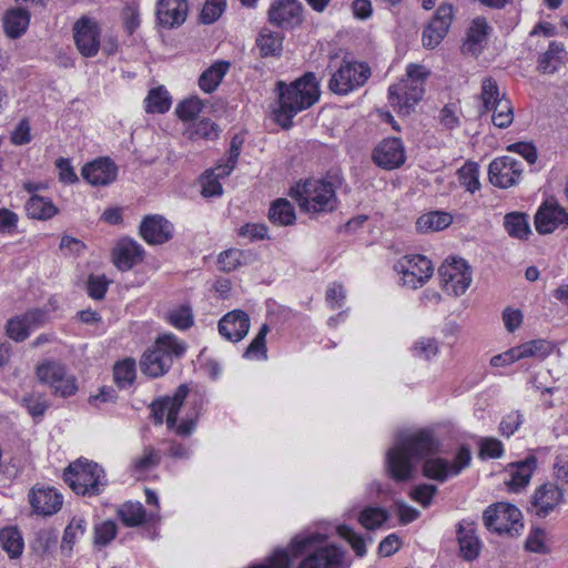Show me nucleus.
Returning a JSON list of instances; mask_svg holds the SVG:
<instances>
[{
	"instance_id": "nucleus-1",
	"label": "nucleus",
	"mask_w": 568,
	"mask_h": 568,
	"mask_svg": "<svg viewBox=\"0 0 568 568\" xmlns=\"http://www.w3.org/2000/svg\"><path fill=\"white\" fill-rule=\"evenodd\" d=\"M440 443L433 432L420 429L415 433H399L395 445L386 454V469L396 481H407L413 478L414 460L424 459L423 475L429 479L444 483L449 477L459 475L471 460L467 446H462L453 462L435 457Z\"/></svg>"
},
{
	"instance_id": "nucleus-2",
	"label": "nucleus",
	"mask_w": 568,
	"mask_h": 568,
	"mask_svg": "<svg viewBox=\"0 0 568 568\" xmlns=\"http://www.w3.org/2000/svg\"><path fill=\"white\" fill-rule=\"evenodd\" d=\"M276 88L280 106L274 116L275 122L283 129H290L292 119L314 105L321 95L320 83L313 72H306L291 84L278 81Z\"/></svg>"
},
{
	"instance_id": "nucleus-3",
	"label": "nucleus",
	"mask_w": 568,
	"mask_h": 568,
	"mask_svg": "<svg viewBox=\"0 0 568 568\" xmlns=\"http://www.w3.org/2000/svg\"><path fill=\"white\" fill-rule=\"evenodd\" d=\"M326 535L305 532L290 542L293 557H303L297 568H343L344 551L335 545H323Z\"/></svg>"
},
{
	"instance_id": "nucleus-4",
	"label": "nucleus",
	"mask_w": 568,
	"mask_h": 568,
	"mask_svg": "<svg viewBox=\"0 0 568 568\" xmlns=\"http://www.w3.org/2000/svg\"><path fill=\"white\" fill-rule=\"evenodd\" d=\"M342 183V174L337 171H332L323 179H311L303 183H297L296 187L292 190L291 195L305 212H332L337 206L336 190Z\"/></svg>"
},
{
	"instance_id": "nucleus-5",
	"label": "nucleus",
	"mask_w": 568,
	"mask_h": 568,
	"mask_svg": "<svg viewBox=\"0 0 568 568\" xmlns=\"http://www.w3.org/2000/svg\"><path fill=\"white\" fill-rule=\"evenodd\" d=\"M185 351V343L175 335L163 334L142 355L140 361L141 372L152 378L163 376L171 368L173 359L181 357Z\"/></svg>"
},
{
	"instance_id": "nucleus-6",
	"label": "nucleus",
	"mask_w": 568,
	"mask_h": 568,
	"mask_svg": "<svg viewBox=\"0 0 568 568\" xmlns=\"http://www.w3.org/2000/svg\"><path fill=\"white\" fill-rule=\"evenodd\" d=\"M189 394L186 385H180L173 396H165L154 400L151 405V413L156 425H162L165 417L168 428H174L179 436H190L195 429L197 415L194 418H186L178 423L179 412Z\"/></svg>"
},
{
	"instance_id": "nucleus-7",
	"label": "nucleus",
	"mask_w": 568,
	"mask_h": 568,
	"mask_svg": "<svg viewBox=\"0 0 568 568\" xmlns=\"http://www.w3.org/2000/svg\"><path fill=\"white\" fill-rule=\"evenodd\" d=\"M64 481L78 495L97 496L106 485L104 469L97 463L78 459L63 473Z\"/></svg>"
},
{
	"instance_id": "nucleus-8",
	"label": "nucleus",
	"mask_w": 568,
	"mask_h": 568,
	"mask_svg": "<svg viewBox=\"0 0 568 568\" xmlns=\"http://www.w3.org/2000/svg\"><path fill=\"white\" fill-rule=\"evenodd\" d=\"M485 527L499 536L516 538L524 530L523 514L518 507L508 503H496L483 514Z\"/></svg>"
},
{
	"instance_id": "nucleus-9",
	"label": "nucleus",
	"mask_w": 568,
	"mask_h": 568,
	"mask_svg": "<svg viewBox=\"0 0 568 568\" xmlns=\"http://www.w3.org/2000/svg\"><path fill=\"white\" fill-rule=\"evenodd\" d=\"M371 77V68L366 63L344 61L332 74L328 88L333 93L346 95L363 87Z\"/></svg>"
},
{
	"instance_id": "nucleus-10",
	"label": "nucleus",
	"mask_w": 568,
	"mask_h": 568,
	"mask_svg": "<svg viewBox=\"0 0 568 568\" xmlns=\"http://www.w3.org/2000/svg\"><path fill=\"white\" fill-rule=\"evenodd\" d=\"M442 288L449 295L460 296L471 283V271L464 258L446 261L438 268Z\"/></svg>"
},
{
	"instance_id": "nucleus-11",
	"label": "nucleus",
	"mask_w": 568,
	"mask_h": 568,
	"mask_svg": "<svg viewBox=\"0 0 568 568\" xmlns=\"http://www.w3.org/2000/svg\"><path fill=\"white\" fill-rule=\"evenodd\" d=\"M37 377L42 384H48L55 395L69 397L78 392L77 379L68 375L65 367L57 362H45L37 367Z\"/></svg>"
},
{
	"instance_id": "nucleus-12",
	"label": "nucleus",
	"mask_w": 568,
	"mask_h": 568,
	"mask_svg": "<svg viewBox=\"0 0 568 568\" xmlns=\"http://www.w3.org/2000/svg\"><path fill=\"white\" fill-rule=\"evenodd\" d=\"M395 268L403 275L404 285L410 288L422 286L433 275L432 262L424 255L404 256Z\"/></svg>"
},
{
	"instance_id": "nucleus-13",
	"label": "nucleus",
	"mask_w": 568,
	"mask_h": 568,
	"mask_svg": "<svg viewBox=\"0 0 568 568\" xmlns=\"http://www.w3.org/2000/svg\"><path fill=\"white\" fill-rule=\"evenodd\" d=\"M521 173L523 163L510 155L493 160L488 168L490 183L501 189L515 185L520 180Z\"/></svg>"
},
{
	"instance_id": "nucleus-14",
	"label": "nucleus",
	"mask_w": 568,
	"mask_h": 568,
	"mask_svg": "<svg viewBox=\"0 0 568 568\" xmlns=\"http://www.w3.org/2000/svg\"><path fill=\"white\" fill-rule=\"evenodd\" d=\"M425 93L424 84L418 81L404 80L400 84L390 85L388 100L392 106L403 114H409L414 106L423 99Z\"/></svg>"
},
{
	"instance_id": "nucleus-15",
	"label": "nucleus",
	"mask_w": 568,
	"mask_h": 568,
	"mask_svg": "<svg viewBox=\"0 0 568 568\" xmlns=\"http://www.w3.org/2000/svg\"><path fill=\"white\" fill-rule=\"evenodd\" d=\"M268 21L281 29H294L303 22V6L298 0H274L267 12Z\"/></svg>"
},
{
	"instance_id": "nucleus-16",
	"label": "nucleus",
	"mask_w": 568,
	"mask_h": 568,
	"mask_svg": "<svg viewBox=\"0 0 568 568\" xmlns=\"http://www.w3.org/2000/svg\"><path fill=\"white\" fill-rule=\"evenodd\" d=\"M454 17L453 7L448 3L440 4L433 19L423 31L422 42L427 49H434L446 37Z\"/></svg>"
},
{
	"instance_id": "nucleus-17",
	"label": "nucleus",
	"mask_w": 568,
	"mask_h": 568,
	"mask_svg": "<svg viewBox=\"0 0 568 568\" xmlns=\"http://www.w3.org/2000/svg\"><path fill=\"white\" fill-rule=\"evenodd\" d=\"M564 501V491L554 483L539 486L531 496L528 511L538 518H546Z\"/></svg>"
},
{
	"instance_id": "nucleus-18",
	"label": "nucleus",
	"mask_w": 568,
	"mask_h": 568,
	"mask_svg": "<svg viewBox=\"0 0 568 568\" xmlns=\"http://www.w3.org/2000/svg\"><path fill=\"white\" fill-rule=\"evenodd\" d=\"M74 41L83 57L97 55L100 49V28L93 19L80 18L73 27Z\"/></svg>"
},
{
	"instance_id": "nucleus-19",
	"label": "nucleus",
	"mask_w": 568,
	"mask_h": 568,
	"mask_svg": "<svg viewBox=\"0 0 568 568\" xmlns=\"http://www.w3.org/2000/svg\"><path fill=\"white\" fill-rule=\"evenodd\" d=\"M535 226L538 233L549 234L556 229L568 227V212L556 202L546 201L535 215Z\"/></svg>"
},
{
	"instance_id": "nucleus-20",
	"label": "nucleus",
	"mask_w": 568,
	"mask_h": 568,
	"mask_svg": "<svg viewBox=\"0 0 568 568\" xmlns=\"http://www.w3.org/2000/svg\"><path fill=\"white\" fill-rule=\"evenodd\" d=\"M189 4L186 0H159L156 3V24L163 29L181 27L187 17Z\"/></svg>"
},
{
	"instance_id": "nucleus-21",
	"label": "nucleus",
	"mask_w": 568,
	"mask_h": 568,
	"mask_svg": "<svg viewBox=\"0 0 568 568\" xmlns=\"http://www.w3.org/2000/svg\"><path fill=\"white\" fill-rule=\"evenodd\" d=\"M82 178L93 186H105L118 176V166L110 158H98L81 170Z\"/></svg>"
},
{
	"instance_id": "nucleus-22",
	"label": "nucleus",
	"mask_w": 568,
	"mask_h": 568,
	"mask_svg": "<svg viewBox=\"0 0 568 568\" xmlns=\"http://www.w3.org/2000/svg\"><path fill=\"white\" fill-rule=\"evenodd\" d=\"M373 160L377 166L386 170L397 169L403 165L406 155L400 139L390 138L383 140L375 148Z\"/></svg>"
},
{
	"instance_id": "nucleus-23",
	"label": "nucleus",
	"mask_w": 568,
	"mask_h": 568,
	"mask_svg": "<svg viewBox=\"0 0 568 568\" xmlns=\"http://www.w3.org/2000/svg\"><path fill=\"white\" fill-rule=\"evenodd\" d=\"M139 233L146 243L159 245L172 237L173 226L162 215H148L142 220Z\"/></svg>"
},
{
	"instance_id": "nucleus-24",
	"label": "nucleus",
	"mask_w": 568,
	"mask_h": 568,
	"mask_svg": "<svg viewBox=\"0 0 568 568\" xmlns=\"http://www.w3.org/2000/svg\"><path fill=\"white\" fill-rule=\"evenodd\" d=\"M250 317L241 311L235 310L225 314L219 322V332L231 342L242 341L248 333Z\"/></svg>"
},
{
	"instance_id": "nucleus-25",
	"label": "nucleus",
	"mask_w": 568,
	"mask_h": 568,
	"mask_svg": "<svg viewBox=\"0 0 568 568\" xmlns=\"http://www.w3.org/2000/svg\"><path fill=\"white\" fill-rule=\"evenodd\" d=\"M143 256V247L131 239L120 240L113 250V263L122 272L131 270Z\"/></svg>"
},
{
	"instance_id": "nucleus-26",
	"label": "nucleus",
	"mask_w": 568,
	"mask_h": 568,
	"mask_svg": "<svg viewBox=\"0 0 568 568\" xmlns=\"http://www.w3.org/2000/svg\"><path fill=\"white\" fill-rule=\"evenodd\" d=\"M33 510L43 516L58 513L62 506V496L52 487L33 488L29 495Z\"/></svg>"
},
{
	"instance_id": "nucleus-27",
	"label": "nucleus",
	"mask_w": 568,
	"mask_h": 568,
	"mask_svg": "<svg viewBox=\"0 0 568 568\" xmlns=\"http://www.w3.org/2000/svg\"><path fill=\"white\" fill-rule=\"evenodd\" d=\"M457 540L459 545L460 556L471 561L479 556L480 541L475 535V529L471 526L465 527L462 523L457 525Z\"/></svg>"
},
{
	"instance_id": "nucleus-28",
	"label": "nucleus",
	"mask_w": 568,
	"mask_h": 568,
	"mask_svg": "<svg viewBox=\"0 0 568 568\" xmlns=\"http://www.w3.org/2000/svg\"><path fill=\"white\" fill-rule=\"evenodd\" d=\"M30 22V14L24 9H11L9 10L3 19L4 30L8 37L17 39L21 37Z\"/></svg>"
},
{
	"instance_id": "nucleus-29",
	"label": "nucleus",
	"mask_w": 568,
	"mask_h": 568,
	"mask_svg": "<svg viewBox=\"0 0 568 568\" xmlns=\"http://www.w3.org/2000/svg\"><path fill=\"white\" fill-rule=\"evenodd\" d=\"M536 466L537 459L532 455L528 456L525 460L518 462L507 483L510 489L517 491L528 485Z\"/></svg>"
},
{
	"instance_id": "nucleus-30",
	"label": "nucleus",
	"mask_w": 568,
	"mask_h": 568,
	"mask_svg": "<svg viewBox=\"0 0 568 568\" xmlns=\"http://www.w3.org/2000/svg\"><path fill=\"white\" fill-rule=\"evenodd\" d=\"M453 223V216L449 213L434 211L419 216L416 221V227L422 233L440 231Z\"/></svg>"
},
{
	"instance_id": "nucleus-31",
	"label": "nucleus",
	"mask_w": 568,
	"mask_h": 568,
	"mask_svg": "<svg viewBox=\"0 0 568 568\" xmlns=\"http://www.w3.org/2000/svg\"><path fill=\"white\" fill-rule=\"evenodd\" d=\"M230 68V63L219 61L206 69L199 78V85L205 93H212L221 83Z\"/></svg>"
},
{
	"instance_id": "nucleus-32",
	"label": "nucleus",
	"mask_w": 568,
	"mask_h": 568,
	"mask_svg": "<svg viewBox=\"0 0 568 568\" xmlns=\"http://www.w3.org/2000/svg\"><path fill=\"white\" fill-rule=\"evenodd\" d=\"M27 214L31 219L48 220L58 213V209L48 197L32 195L26 203Z\"/></svg>"
},
{
	"instance_id": "nucleus-33",
	"label": "nucleus",
	"mask_w": 568,
	"mask_h": 568,
	"mask_svg": "<svg viewBox=\"0 0 568 568\" xmlns=\"http://www.w3.org/2000/svg\"><path fill=\"white\" fill-rule=\"evenodd\" d=\"M268 219L275 225L287 226L294 224L296 215L294 207L287 200L277 199L268 210Z\"/></svg>"
},
{
	"instance_id": "nucleus-34",
	"label": "nucleus",
	"mask_w": 568,
	"mask_h": 568,
	"mask_svg": "<svg viewBox=\"0 0 568 568\" xmlns=\"http://www.w3.org/2000/svg\"><path fill=\"white\" fill-rule=\"evenodd\" d=\"M489 26L484 18H477L471 22L467 32L465 48L473 54H477L481 50V43L486 40Z\"/></svg>"
},
{
	"instance_id": "nucleus-35",
	"label": "nucleus",
	"mask_w": 568,
	"mask_h": 568,
	"mask_svg": "<svg viewBox=\"0 0 568 568\" xmlns=\"http://www.w3.org/2000/svg\"><path fill=\"white\" fill-rule=\"evenodd\" d=\"M504 226L511 237L519 240L527 239L530 234V226L527 215L519 212H511L505 215Z\"/></svg>"
},
{
	"instance_id": "nucleus-36",
	"label": "nucleus",
	"mask_w": 568,
	"mask_h": 568,
	"mask_svg": "<svg viewBox=\"0 0 568 568\" xmlns=\"http://www.w3.org/2000/svg\"><path fill=\"white\" fill-rule=\"evenodd\" d=\"M0 545L11 558L20 557L24 547L20 531L13 527L0 530Z\"/></svg>"
},
{
	"instance_id": "nucleus-37",
	"label": "nucleus",
	"mask_w": 568,
	"mask_h": 568,
	"mask_svg": "<svg viewBox=\"0 0 568 568\" xmlns=\"http://www.w3.org/2000/svg\"><path fill=\"white\" fill-rule=\"evenodd\" d=\"M144 102L148 113H165L171 106V98L163 87L150 90Z\"/></svg>"
},
{
	"instance_id": "nucleus-38",
	"label": "nucleus",
	"mask_w": 568,
	"mask_h": 568,
	"mask_svg": "<svg viewBox=\"0 0 568 568\" xmlns=\"http://www.w3.org/2000/svg\"><path fill=\"white\" fill-rule=\"evenodd\" d=\"M166 321L175 328L185 331L193 326L194 316L192 307L187 304L171 308L165 316Z\"/></svg>"
},
{
	"instance_id": "nucleus-39",
	"label": "nucleus",
	"mask_w": 568,
	"mask_h": 568,
	"mask_svg": "<svg viewBox=\"0 0 568 568\" xmlns=\"http://www.w3.org/2000/svg\"><path fill=\"white\" fill-rule=\"evenodd\" d=\"M565 47L560 42H550L548 50L540 57L538 61V70L542 73H554L557 71L560 64V53H562Z\"/></svg>"
},
{
	"instance_id": "nucleus-40",
	"label": "nucleus",
	"mask_w": 568,
	"mask_h": 568,
	"mask_svg": "<svg viewBox=\"0 0 568 568\" xmlns=\"http://www.w3.org/2000/svg\"><path fill=\"white\" fill-rule=\"evenodd\" d=\"M389 515L385 508L368 506L359 513L358 521L368 530L379 528Z\"/></svg>"
},
{
	"instance_id": "nucleus-41",
	"label": "nucleus",
	"mask_w": 568,
	"mask_h": 568,
	"mask_svg": "<svg viewBox=\"0 0 568 568\" xmlns=\"http://www.w3.org/2000/svg\"><path fill=\"white\" fill-rule=\"evenodd\" d=\"M490 111H493V123L497 128L506 129L514 121L511 102L506 98L505 94L501 95V100H499Z\"/></svg>"
},
{
	"instance_id": "nucleus-42",
	"label": "nucleus",
	"mask_w": 568,
	"mask_h": 568,
	"mask_svg": "<svg viewBox=\"0 0 568 568\" xmlns=\"http://www.w3.org/2000/svg\"><path fill=\"white\" fill-rule=\"evenodd\" d=\"M497 82L493 78H485L481 82L480 100L483 102V110L480 115L488 113L496 103L501 100Z\"/></svg>"
},
{
	"instance_id": "nucleus-43",
	"label": "nucleus",
	"mask_w": 568,
	"mask_h": 568,
	"mask_svg": "<svg viewBox=\"0 0 568 568\" xmlns=\"http://www.w3.org/2000/svg\"><path fill=\"white\" fill-rule=\"evenodd\" d=\"M58 542V534L52 528H43L36 532L31 548L39 555L50 552Z\"/></svg>"
},
{
	"instance_id": "nucleus-44",
	"label": "nucleus",
	"mask_w": 568,
	"mask_h": 568,
	"mask_svg": "<svg viewBox=\"0 0 568 568\" xmlns=\"http://www.w3.org/2000/svg\"><path fill=\"white\" fill-rule=\"evenodd\" d=\"M113 377L115 384L121 388L132 385L135 379V361L125 358L116 363L113 369Z\"/></svg>"
},
{
	"instance_id": "nucleus-45",
	"label": "nucleus",
	"mask_w": 568,
	"mask_h": 568,
	"mask_svg": "<svg viewBox=\"0 0 568 568\" xmlns=\"http://www.w3.org/2000/svg\"><path fill=\"white\" fill-rule=\"evenodd\" d=\"M118 515L128 527L139 526L145 519V510L140 503H125L118 510Z\"/></svg>"
},
{
	"instance_id": "nucleus-46",
	"label": "nucleus",
	"mask_w": 568,
	"mask_h": 568,
	"mask_svg": "<svg viewBox=\"0 0 568 568\" xmlns=\"http://www.w3.org/2000/svg\"><path fill=\"white\" fill-rule=\"evenodd\" d=\"M282 43L283 37L278 32L262 33L256 40L262 57L278 55Z\"/></svg>"
},
{
	"instance_id": "nucleus-47",
	"label": "nucleus",
	"mask_w": 568,
	"mask_h": 568,
	"mask_svg": "<svg viewBox=\"0 0 568 568\" xmlns=\"http://www.w3.org/2000/svg\"><path fill=\"white\" fill-rule=\"evenodd\" d=\"M270 332V327L267 324H263L254 337V339L250 343L246 351L244 352L245 358H257L258 356L266 358V335Z\"/></svg>"
},
{
	"instance_id": "nucleus-48",
	"label": "nucleus",
	"mask_w": 568,
	"mask_h": 568,
	"mask_svg": "<svg viewBox=\"0 0 568 568\" xmlns=\"http://www.w3.org/2000/svg\"><path fill=\"white\" fill-rule=\"evenodd\" d=\"M518 347L521 358L526 357H546L551 352V344L545 339H534L524 343Z\"/></svg>"
},
{
	"instance_id": "nucleus-49",
	"label": "nucleus",
	"mask_w": 568,
	"mask_h": 568,
	"mask_svg": "<svg viewBox=\"0 0 568 568\" xmlns=\"http://www.w3.org/2000/svg\"><path fill=\"white\" fill-rule=\"evenodd\" d=\"M479 172L476 163H466L458 170L460 184L470 193L477 191L480 186Z\"/></svg>"
},
{
	"instance_id": "nucleus-50",
	"label": "nucleus",
	"mask_w": 568,
	"mask_h": 568,
	"mask_svg": "<svg viewBox=\"0 0 568 568\" xmlns=\"http://www.w3.org/2000/svg\"><path fill=\"white\" fill-rule=\"evenodd\" d=\"M85 526L87 523L83 518L73 517L64 529L61 548L68 547L71 550L77 537L84 534Z\"/></svg>"
},
{
	"instance_id": "nucleus-51",
	"label": "nucleus",
	"mask_w": 568,
	"mask_h": 568,
	"mask_svg": "<svg viewBox=\"0 0 568 568\" xmlns=\"http://www.w3.org/2000/svg\"><path fill=\"white\" fill-rule=\"evenodd\" d=\"M203 103L199 98H191L180 102L175 109L179 119L183 121L194 120L202 111Z\"/></svg>"
},
{
	"instance_id": "nucleus-52",
	"label": "nucleus",
	"mask_w": 568,
	"mask_h": 568,
	"mask_svg": "<svg viewBox=\"0 0 568 568\" xmlns=\"http://www.w3.org/2000/svg\"><path fill=\"white\" fill-rule=\"evenodd\" d=\"M338 535L345 539L358 557L366 554V544L362 536L355 532L349 526L342 525L337 528Z\"/></svg>"
},
{
	"instance_id": "nucleus-53",
	"label": "nucleus",
	"mask_w": 568,
	"mask_h": 568,
	"mask_svg": "<svg viewBox=\"0 0 568 568\" xmlns=\"http://www.w3.org/2000/svg\"><path fill=\"white\" fill-rule=\"evenodd\" d=\"M225 9V0H206L200 14L204 24L216 21Z\"/></svg>"
},
{
	"instance_id": "nucleus-54",
	"label": "nucleus",
	"mask_w": 568,
	"mask_h": 568,
	"mask_svg": "<svg viewBox=\"0 0 568 568\" xmlns=\"http://www.w3.org/2000/svg\"><path fill=\"white\" fill-rule=\"evenodd\" d=\"M6 332L7 335L16 342H23L30 335V329L21 315L8 321Z\"/></svg>"
},
{
	"instance_id": "nucleus-55",
	"label": "nucleus",
	"mask_w": 568,
	"mask_h": 568,
	"mask_svg": "<svg viewBox=\"0 0 568 568\" xmlns=\"http://www.w3.org/2000/svg\"><path fill=\"white\" fill-rule=\"evenodd\" d=\"M438 352V344L434 338L423 337L418 339L413 346L414 356L429 361Z\"/></svg>"
},
{
	"instance_id": "nucleus-56",
	"label": "nucleus",
	"mask_w": 568,
	"mask_h": 568,
	"mask_svg": "<svg viewBox=\"0 0 568 568\" xmlns=\"http://www.w3.org/2000/svg\"><path fill=\"white\" fill-rule=\"evenodd\" d=\"M109 281L104 275H90L87 282V292L93 300H102L108 291Z\"/></svg>"
},
{
	"instance_id": "nucleus-57",
	"label": "nucleus",
	"mask_w": 568,
	"mask_h": 568,
	"mask_svg": "<svg viewBox=\"0 0 568 568\" xmlns=\"http://www.w3.org/2000/svg\"><path fill=\"white\" fill-rule=\"evenodd\" d=\"M545 538V530L539 527H535L530 530L526 542H525V549L530 552L536 554H546L548 552V549L544 541Z\"/></svg>"
},
{
	"instance_id": "nucleus-58",
	"label": "nucleus",
	"mask_w": 568,
	"mask_h": 568,
	"mask_svg": "<svg viewBox=\"0 0 568 568\" xmlns=\"http://www.w3.org/2000/svg\"><path fill=\"white\" fill-rule=\"evenodd\" d=\"M504 454V446L500 440L493 437L481 438L479 443V456L481 458H500Z\"/></svg>"
},
{
	"instance_id": "nucleus-59",
	"label": "nucleus",
	"mask_w": 568,
	"mask_h": 568,
	"mask_svg": "<svg viewBox=\"0 0 568 568\" xmlns=\"http://www.w3.org/2000/svg\"><path fill=\"white\" fill-rule=\"evenodd\" d=\"M116 536V525L112 520H106L95 526L94 544L98 546H106Z\"/></svg>"
},
{
	"instance_id": "nucleus-60",
	"label": "nucleus",
	"mask_w": 568,
	"mask_h": 568,
	"mask_svg": "<svg viewBox=\"0 0 568 568\" xmlns=\"http://www.w3.org/2000/svg\"><path fill=\"white\" fill-rule=\"evenodd\" d=\"M436 491V486L430 484H420L412 489L409 496L413 500L417 501L423 507H428L432 504Z\"/></svg>"
},
{
	"instance_id": "nucleus-61",
	"label": "nucleus",
	"mask_w": 568,
	"mask_h": 568,
	"mask_svg": "<svg viewBox=\"0 0 568 568\" xmlns=\"http://www.w3.org/2000/svg\"><path fill=\"white\" fill-rule=\"evenodd\" d=\"M191 136L213 140L217 136L216 124L209 119H202L193 124Z\"/></svg>"
},
{
	"instance_id": "nucleus-62",
	"label": "nucleus",
	"mask_w": 568,
	"mask_h": 568,
	"mask_svg": "<svg viewBox=\"0 0 568 568\" xmlns=\"http://www.w3.org/2000/svg\"><path fill=\"white\" fill-rule=\"evenodd\" d=\"M242 252L239 250H226L219 255L217 263L220 268L225 272H232L241 265Z\"/></svg>"
},
{
	"instance_id": "nucleus-63",
	"label": "nucleus",
	"mask_w": 568,
	"mask_h": 568,
	"mask_svg": "<svg viewBox=\"0 0 568 568\" xmlns=\"http://www.w3.org/2000/svg\"><path fill=\"white\" fill-rule=\"evenodd\" d=\"M523 420V415L519 412L507 414L499 424L501 435L510 437L520 427Z\"/></svg>"
},
{
	"instance_id": "nucleus-64",
	"label": "nucleus",
	"mask_w": 568,
	"mask_h": 568,
	"mask_svg": "<svg viewBox=\"0 0 568 568\" xmlns=\"http://www.w3.org/2000/svg\"><path fill=\"white\" fill-rule=\"evenodd\" d=\"M252 568H291L290 554L287 549H276L265 562Z\"/></svg>"
}]
</instances>
